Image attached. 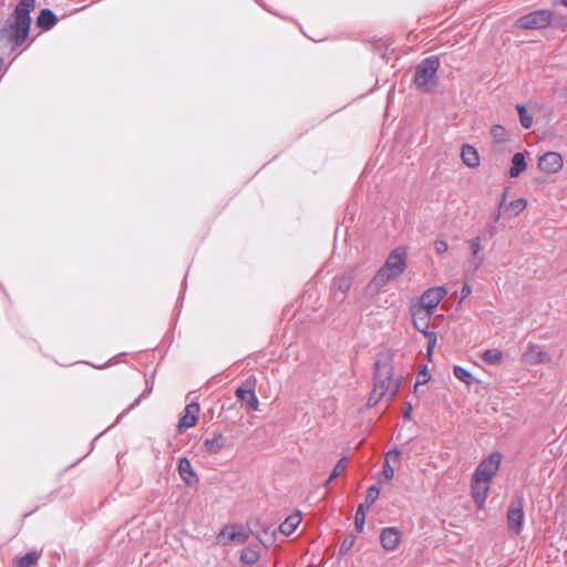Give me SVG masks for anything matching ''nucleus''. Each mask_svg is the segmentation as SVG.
Masks as SVG:
<instances>
[{
	"instance_id": "nucleus-6",
	"label": "nucleus",
	"mask_w": 567,
	"mask_h": 567,
	"mask_svg": "<svg viewBox=\"0 0 567 567\" xmlns=\"http://www.w3.org/2000/svg\"><path fill=\"white\" fill-rule=\"evenodd\" d=\"M502 462V454L499 452H492L481 461L474 471L473 477L475 481L491 482L499 470Z\"/></svg>"
},
{
	"instance_id": "nucleus-45",
	"label": "nucleus",
	"mask_w": 567,
	"mask_h": 567,
	"mask_svg": "<svg viewBox=\"0 0 567 567\" xmlns=\"http://www.w3.org/2000/svg\"><path fill=\"white\" fill-rule=\"evenodd\" d=\"M412 411H413V408H412L411 402H405L404 403V410H403V419L404 420H411Z\"/></svg>"
},
{
	"instance_id": "nucleus-47",
	"label": "nucleus",
	"mask_w": 567,
	"mask_h": 567,
	"mask_svg": "<svg viewBox=\"0 0 567 567\" xmlns=\"http://www.w3.org/2000/svg\"><path fill=\"white\" fill-rule=\"evenodd\" d=\"M114 363H117V355L112 358L109 362L106 363H103L101 365H93L94 368H97V369H105L107 367H110L111 364H114Z\"/></svg>"
},
{
	"instance_id": "nucleus-7",
	"label": "nucleus",
	"mask_w": 567,
	"mask_h": 567,
	"mask_svg": "<svg viewBox=\"0 0 567 567\" xmlns=\"http://www.w3.org/2000/svg\"><path fill=\"white\" fill-rule=\"evenodd\" d=\"M445 295L446 290L443 287L429 288L416 300H412L410 306L434 313Z\"/></svg>"
},
{
	"instance_id": "nucleus-33",
	"label": "nucleus",
	"mask_w": 567,
	"mask_h": 567,
	"mask_svg": "<svg viewBox=\"0 0 567 567\" xmlns=\"http://www.w3.org/2000/svg\"><path fill=\"white\" fill-rule=\"evenodd\" d=\"M516 110L519 115V123L524 128H529L533 125V116L528 113L526 105L517 104Z\"/></svg>"
},
{
	"instance_id": "nucleus-18",
	"label": "nucleus",
	"mask_w": 567,
	"mask_h": 567,
	"mask_svg": "<svg viewBox=\"0 0 567 567\" xmlns=\"http://www.w3.org/2000/svg\"><path fill=\"white\" fill-rule=\"evenodd\" d=\"M226 437L221 432H214L212 437L203 441V446L208 454H218L225 446Z\"/></svg>"
},
{
	"instance_id": "nucleus-13",
	"label": "nucleus",
	"mask_w": 567,
	"mask_h": 567,
	"mask_svg": "<svg viewBox=\"0 0 567 567\" xmlns=\"http://www.w3.org/2000/svg\"><path fill=\"white\" fill-rule=\"evenodd\" d=\"M563 167V156L558 152H547L538 159V168L546 173H557Z\"/></svg>"
},
{
	"instance_id": "nucleus-22",
	"label": "nucleus",
	"mask_w": 567,
	"mask_h": 567,
	"mask_svg": "<svg viewBox=\"0 0 567 567\" xmlns=\"http://www.w3.org/2000/svg\"><path fill=\"white\" fill-rule=\"evenodd\" d=\"M527 167L525 154L522 152H517L512 157V165L509 168V176L517 177L519 176Z\"/></svg>"
},
{
	"instance_id": "nucleus-15",
	"label": "nucleus",
	"mask_w": 567,
	"mask_h": 567,
	"mask_svg": "<svg viewBox=\"0 0 567 567\" xmlns=\"http://www.w3.org/2000/svg\"><path fill=\"white\" fill-rule=\"evenodd\" d=\"M549 360V355L538 344L529 342L523 353V361L528 364H539Z\"/></svg>"
},
{
	"instance_id": "nucleus-27",
	"label": "nucleus",
	"mask_w": 567,
	"mask_h": 567,
	"mask_svg": "<svg viewBox=\"0 0 567 567\" xmlns=\"http://www.w3.org/2000/svg\"><path fill=\"white\" fill-rule=\"evenodd\" d=\"M396 278L389 269H386L384 266L380 268L377 274L374 275L373 279L371 280L370 285H374L375 287H383L386 285L391 279Z\"/></svg>"
},
{
	"instance_id": "nucleus-19",
	"label": "nucleus",
	"mask_w": 567,
	"mask_h": 567,
	"mask_svg": "<svg viewBox=\"0 0 567 567\" xmlns=\"http://www.w3.org/2000/svg\"><path fill=\"white\" fill-rule=\"evenodd\" d=\"M461 158L464 165H466L470 168H475L480 166L481 163L477 150L470 144H464L462 146Z\"/></svg>"
},
{
	"instance_id": "nucleus-26",
	"label": "nucleus",
	"mask_w": 567,
	"mask_h": 567,
	"mask_svg": "<svg viewBox=\"0 0 567 567\" xmlns=\"http://www.w3.org/2000/svg\"><path fill=\"white\" fill-rule=\"evenodd\" d=\"M527 206V200L523 197L508 203L505 213L509 218L518 216Z\"/></svg>"
},
{
	"instance_id": "nucleus-42",
	"label": "nucleus",
	"mask_w": 567,
	"mask_h": 567,
	"mask_svg": "<svg viewBox=\"0 0 567 567\" xmlns=\"http://www.w3.org/2000/svg\"><path fill=\"white\" fill-rule=\"evenodd\" d=\"M434 248L439 255H442L447 251L449 245L445 239L437 238L434 243Z\"/></svg>"
},
{
	"instance_id": "nucleus-52",
	"label": "nucleus",
	"mask_w": 567,
	"mask_h": 567,
	"mask_svg": "<svg viewBox=\"0 0 567 567\" xmlns=\"http://www.w3.org/2000/svg\"><path fill=\"white\" fill-rule=\"evenodd\" d=\"M3 64V58L0 55V68L2 66Z\"/></svg>"
},
{
	"instance_id": "nucleus-8",
	"label": "nucleus",
	"mask_w": 567,
	"mask_h": 567,
	"mask_svg": "<svg viewBox=\"0 0 567 567\" xmlns=\"http://www.w3.org/2000/svg\"><path fill=\"white\" fill-rule=\"evenodd\" d=\"M354 280L353 271H347L336 276L331 284V293L334 300L342 302L346 293L352 287Z\"/></svg>"
},
{
	"instance_id": "nucleus-28",
	"label": "nucleus",
	"mask_w": 567,
	"mask_h": 567,
	"mask_svg": "<svg viewBox=\"0 0 567 567\" xmlns=\"http://www.w3.org/2000/svg\"><path fill=\"white\" fill-rule=\"evenodd\" d=\"M483 237H484V235H478L468 241L472 256L474 258H476L475 269H478L483 265V261H484V258L482 256H478V254L482 249L481 241H482Z\"/></svg>"
},
{
	"instance_id": "nucleus-17",
	"label": "nucleus",
	"mask_w": 567,
	"mask_h": 567,
	"mask_svg": "<svg viewBox=\"0 0 567 567\" xmlns=\"http://www.w3.org/2000/svg\"><path fill=\"white\" fill-rule=\"evenodd\" d=\"M58 23L56 14L48 8L41 9L37 19L35 25L42 31L51 30Z\"/></svg>"
},
{
	"instance_id": "nucleus-49",
	"label": "nucleus",
	"mask_w": 567,
	"mask_h": 567,
	"mask_svg": "<svg viewBox=\"0 0 567 567\" xmlns=\"http://www.w3.org/2000/svg\"><path fill=\"white\" fill-rule=\"evenodd\" d=\"M487 231H488V235L491 237H493L497 233L496 225L494 223L492 225H489Z\"/></svg>"
},
{
	"instance_id": "nucleus-20",
	"label": "nucleus",
	"mask_w": 567,
	"mask_h": 567,
	"mask_svg": "<svg viewBox=\"0 0 567 567\" xmlns=\"http://www.w3.org/2000/svg\"><path fill=\"white\" fill-rule=\"evenodd\" d=\"M409 311H410V315L412 318V324H413L414 329L421 328L424 326H430L431 317L433 315L432 312L423 310V309L421 310V309H417L412 306H410Z\"/></svg>"
},
{
	"instance_id": "nucleus-40",
	"label": "nucleus",
	"mask_w": 567,
	"mask_h": 567,
	"mask_svg": "<svg viewBox=\"0 0 567 567\" xmlns=\"http://www.w3.org/2000/svg\"><path fill=\"white\" fill-rule=\"evenodd\" d=\"M401 455H402V451L398 446H394L385 453L384 460H389L390 462L391 461L399 462L401 458Z\"/></svg>"
},
{
	"instance_id": "nucleus-3",
	"label": "nucleus",
	"mask_w": 567,
	"mask_h": 567,
	"mask_svg": "<svg viewBox=\"0 0 567 567\" xmlns=\"http://www.w3.org/2000/svg\"><path fill=\"white\" fill-rule=\"evenodd\" d=\"M441 61L437 55L424 58L414 71L413 83L422 92L433 94L439 85L437 72Z\"/></svg>"
},
{
	"instance_id": "nucleus-14",
	"label": "nucleus",
	"mask_w": 567,
	"mask_h": 567,
	"mask_svg": "<svg viewBox=\"0 0 567 567\" xmlns=\"http://www.w3.org/2000/svg\"><path fill=\"white\" fill-rule=\"evenodd\" d=\"M177 471H178V474H179L182 481L187 486H194L199 482V477L196 474V472L194 471L193 465H192L190 461L188 460V457L183 456L178 460Z\"/></svg>"
},
{
	"instance_id": "nucleus-36",
	"label": "nucleus",
	"mask_w": 567,
	"mask_h": 567,
	"mask_svg": "<svg viewBox=\"0 0 567 567\" xmlns=\"http://www.w3.org/2000/svg\"><path fill=\"white\" fill-rule=\"evenodd\" d=\"M430 380H431V374H430L427 365L426 364L420 365L419 372L416 375V381L414 384V392L417 391L419 385L426 384Z\"/></svg>"
},
{
	"instance_id": "nucleus-43",
	"label": "nucleus",
	"mask_w": 567,
	"mask_h": 567,
	"mask_svg": "<svg viewBox=\"0 0 567 567\" xmlns=\"http://www.w3.org/2000/svg\"><path fill=\"white\" fill-rule=\"evenodd\" d=\"M472 292V287L470 284L465 282L460 291V300L458 302H463L464 299H466Z\"/></svg>"
},
{
	"instance_id": "nucleus-5",
	"label": "nucleus",
	"mask_w": 567,
	"mask_h": 567,
	"mask_svg": "<svg viewBox=\"0 0 567 567\" xmlns=\"http://www.w3.org/2000/svg\"><path fill=\"white\" fill-rule=\"evenodd\" d=\"M554 12L539 9L519 17L515 23L517 28L526 30H542L553 24Z\"/></svg>"
},
{
	"instance_id": "nucleus-41",
	"label": "nucleus",
	"mask_w": 567,
	"mask_h": 567,
	"mask_svg": "<svg viewBox=\"0 0 567 567\" xmlns=\"http://www.w3.org/2000/svg\"><path fill=\"white\" fill-rule=\"evenodd\" d=\"M384 477L386 480H392L394 477V467L391 465V462L389 460L383 461V471H382Z\"/></svg>"
},
{
	"instance_id": "nucleus-24",
	"label": "nucleus",
	"mask_w": 567,
	"mask_h": 567,
	"mask_svg": "<svg viewBox=\"0 0 567 567\" xmlns=\"http://www.w3.org/2000/svg\"><path fill=\"white\" fill-rule=\"evenodd\" d=\"M220 534L223 536L226 535L228 540L237 542L240 544L245 543L249 537V534L246 533L243 527H231L230 530L228 527H225Z\"/></svg>"
},
{
	"instance_id": "nucleus-4",
	"label": "nucleus",
	"mask_w": 567,
	"mask_h": 567,
	"mask_svg": "<svg viewBox=\"0 0 567 567\" xmlns=\"http://www.w3.org/2000/svg\"><path fill=\"white\" fill-rule=\"evenodd\" d=\"M525 497L522 491L515 492L513 495L507 512H506V523L507 528L514 535H519L523 532L525 524Z\"/></svg>"
},
{
	"instance_id": "nucleus-9",
	"label": "nucleus",
	"mask_w": 567,
	"mask_h": 567,
	"mask_svg": "<svg viewBox=\"0 0 567 567\" xmlns=\"http://www.w3.org/2000/svg\"><path fill=\"white\" fill-rule=\"evenodd\" d=\"M235 394L240 401L248 405L249 410H258L259 400L255 392V380L247 379L243 385L236 389Z\"/></svg>"
},
{
	"instance_id": "nucleus-30",
	"label": "nucleus",
	"mask_w": 567,
	"mask_h": 567,
	"mask_svg": "<svg viewBox=\"0 0 567 567\" xmlns=\"http://www.w3.org/2000/svg\"><path fill=\"white\" fill-rule=\"evenodd\" d=\"M453 374L457 380L462 381L467 385H471L476 381L473 374L467 369L461 365L453 367Z\"/></svg>"
},
{
	"instance_id": "nucleus-23",
	"label": "nucleus",
	"mask_w": 567,
	"mask_h": 567,
	"mask_svg": "<svg viewBox=\"0 0 567 567\" xmlns=\"http://www.w3.org/2000/svg\"><path fill=\"white\" fill-rule=\"evenodd\" d=\"M41 557V553L37 550H30L24 555L17 557L16 567H33L37 566L39 559Z\"/></svg>"
},
{
	"instance_id": "nucleus-2",
	"label": "nucleus",
	"mask_w": 567,
	"mask_h": 567,
	"mask_svg": "<svg viewBox=\"0 0 567 567\" xmlns=\"http://www.w3.org/2000/svg\"><path fill=\"white\" fill-rule=\"evenodd\" d=\"M374 385L391 391V399L395 398L402 383V377L393 379V355L389 351L378 354L374 362Z\"/></svg>"
},
{
	"instance_id": "nucleus-37",
	"label": "nucleus",
	"mask_w": 567,
	"mask_h": 567,
	"mask_svg": "<svg viewBox=\"0 0 567 567\" xmlns=\"http://www.w3.org/2000/svg\"><path fill=\"white\" fill-rule=\"evenodd\" d=\"M355 539L357 537L354 534H348L340 544L339 555H347L353 547Z\"/></svg>"
},
{
	"instance_id": "nucleus-11",
	"label": "nucleus",
	"mask_w": 567,
	"mask_h": 567,
	"mask_svg": "<svg viewBox=\"0 0 567 567\" xmlns=\"http://www.w3.org/2000/svg\"><path fill=\"white\" fill-rule=\"evenodd\" d=\"M402 539V533L398 527H384L380 533V544L386 551L395 550Z\"/></svg>"
},
{
	"instance_id": "nucleus-1",
	"label": "nucleus",
	"mask_w": 567,
	"mask_h": 567,
	"mask_svg": "<svg viewBox=\"0 0 567 567\" xmlns=\"http://www.w3.org/2000/svg\"><path fill=\"white\" fill-rule=\"evenodd\" d=\"M35 0H19L12 13L0 28V51H14L28 39L31 30V12Z\"/></svg>"
},
{
	"instance_id": "nucleus-51",
	"label": "nucleus",
	"mask_w": 567,
	"mask_h": 567,
	"mask_svg": "<svg viewBox=\"0 0 567 567\" xmlns=\"http://www.w3.org/2000/svg\"><path fill=\"white\" fill-rule=\"evenodd\" d=\"M559 3H561L563 6L567 7V0H558Z\"/></svg>"
},
{
	"instance_id": "nucleus-21",
	"label": "nucleus",
	"mask_w": 567,
	"mask_h": 567,
	"mask_svg": "<svg viewBox=\"0 0 567 567\" xmlns=\"http://www.w3.org/2000/svg\"><path fill=\"white\" fill-rule=\"evenodd\" d=\"M301 520V513L296 511L293 514L286 517V519L279 525L280 533L286 536L291 535L297 529Z\"/></svg>"
},
{
	"instance_id": "nucleus-32",
	"label": "nucleus",
	"mask_w": 567,
	"mask_h": 567,
	"mask_svg": "<svg viewBox=\"0 0 567 567\" xmlns=\"http://www.w3.org/2000/svg\"><path fill=\"white\" fill-rule=\"evenodd\" d=\"M151 392H152V386H148L147 389H145V390L143 391V393H142L137 399H135V400H134V402H133V403H131V404H130L125 410H123V411L117 415V417H116V420H115V423H114L113 425L117 424V423L123 419V416H124V415H126L131 410H133V409H135L136 406H138V405L141 404L142 400H143V399H145V398H147V396L150 395V393H151Z\"/></svg>"
},
{
	"instance_id": "nucleus-16",
	"label": "nucleus",
	"mask_w": 567,
	"mask_h": 567,
	"mask_svg": "<svg viewBox=\"0 0 567 567\" xmlns=\"http://www.w3.org/2000/svg\"><path fill=\"white\" fill-rule=\"evenodd\" d=\"M488 483L489 482L475 481V478L473 477L471 494L478 508H483L485 505L487 494L489 491Z\"/></svg>"
},
{
	"instance_id": "nucleus-44",
	"label": "nucleus",
	"mask_w": 567,
	"mask_h": 567,
	"mask_svg": "<svg viewBox=\"0 0 567 567\" xmlns=\"http://www.w3.org/2000/svg\"><path fill=\"white\" fill-rule=\"evenodd\" d=\"M248 525H249V526H250V525L259 526V527L261 528V530H262V533H264V534H268V533H270V530H271V526H270V525H268V524H266V523L261 524L258 519H256L255 522L249 520V522H248Z\"/></svg>"
},
{
	"instance_id": "nucleus-25",
	"label": "nucleus",
	"mask_w": 567,
	"mask_h": 567,
	"mask_svg": "<svg viewBox=\"0 0 567 567\" xmlns=\"http://www.w3.org/2000/svg\"><path fill=\"white\" fill-rule=\"evenodd\" d=\"M240 561L246 565H254L260 558V553L256 546H248L240 551Z\"/></svg>"
},
{
	"instance_id": "nucleus-10",
	"label": "nucleus",
	"mask_w": 567,
	"mask_h": 567,
	"mask_svg": "<svg viewBox=\"0 0 567 567\" xmlns=\"http://www.w3.org/2000/svg\"><path fill=\"white\" fill-rule=\"evenodd\" d=\"M384 267L395 277L401 276L406 268V251L404 248L393 249L385 260Z\"/></svg>"
},
{
	"instance_id": "nucleus-46",
	"label": "nucleus",
	"mask_w": 567,
	"mask_h": 567,
	"mask_svg": "<svg viewBox=\"0 0 567 567\" xmlns=\"http://www.w3.org/2000/svg\"><path fill=\"white\" fill-rule=\"evenodd\" d=\"M507 188L504 189V192L502 193V196H501V199H499V203L497 205V208L499 210H504L505 212V208L507 207L508 204H506V198H507Z\"/></svg>"
},
{
	"instance_id": "nucleus-12",
	"label": "nucleus",
	"mask_w": 567,
	"mask_h": 567,
	"mask_svg": "<svg viewBox=\"0 0 567 567\" xmlns=\"http://www.w3.org/2000/svg\"><path fill=\"white\" fill-rule=\"evenodd\" d=\"M200 408L198 402H190L185 406L184 413L178 421V431L183 432L186 429L193 427L198 422V414Z\"/></svg>"
},
{
	"instance_id": "nucleus-48",
	"label": "nucleus",
	"mask_w": 567,
	"mask_h": 567,
	"mask_svg": "<svg viewBox=\"0 0 567 567\" xmlns=\"http://www.w3.org/2000/svg\"><path fill=\"white\" fill-rule=\"evenodd\" d=\"M503 214H504V210H499L497 208V212L492 216L493 223L496 224L501 219Z\"/></svg>"
},
{
	"instance_id": "nucleus-35",
	"label": "nucleus",
	"mask_w": 567,
	"mask_h": 567,
	"mask_svg": "<svg viewBox=\"0 0 567 567\" xmlns=\"http://www.w3.org/2000/svg\"><path fill=\"white\" fill-rule=\"evenodd\" d=\"M365 508L364 504H359L354 515V527L358 533H362L365 524Z\"/></svg>"
},
{
	"instance_id": "nucleus-34",
	"label": "nucleus",
	"mask_w": 567,
	"mask_h": 567,
	"mask_svg": "<svg viewBox=\"0 0 567 567\" xmlns=\"http://www.w3.org/2000/svg\"><path fill=\"white\" fill-rule=\"evenodd\" d=\"M482 359L488 364H498L503 359V353L497 349H487L483 352Z\"/></svg>"
},
{
	"instance_id": "nucleus-38",
	"label": "nucleus",
	"mask_w": 567,
	"mask_h": 567,
	"mask_svg": "<svg viewBox=\"0 0 567 567\" xmlns=\"http://www.w3.org/2000/svg\"><path fill=\"white\" fill-rule=\"evenodd\" d=\"M346 457L340 458L333 470L331 471L328 480L326 481V485L332 483L344 470H346Z\"/></svg>"
},
{
	"instance_id": "nucleus-53",
	"label": "nucleus",
	"mask_w": 567,
	"mask_h": 567,
	"mask_svg": "<svg viewBox=\"0 0 567 567\" xmlns=\"http://www.w3.org/2000/svg\"><path fill=\"white\" fill-rule=\"evenodd\" d=\"M256 538H258L260 542H262V540L260 539V535H259L258 533L256 534Z\"/></svg>"
},
{
	"instance_id": "nucleus-31",
	"label": "nucleus",
	"mask_w": 567,
	"mask_h": 567,
	"mask_svg": "<svg viewBox=\"0 0 567 567\" xmlns=\"http://www.w3.org/2000/svg\"><path fill=\"white\" fill-rule=\"evenodd\" d=\"M389 394L390 398L389 400H392L391 399V391L386 390V389H381V388H378V386H373V390L371 391L369 398H368V406L372 408V406H375L379 401L384 396Z\"/></svg>"
},
{
	"instance_id": "nucleus-29",
	"label": "nucleus",
	"mask_w": 567,
	"mask_h": 567,
	"mask_svg": "<svg viewBox=\"0 0 567 567\" xmlns=\"http://www.w3.org/2000/svg\"><path fill=\"white\" fill-rule=\"evenodd\" d=\"M415 330H417L419 332H421L422 334H424L426 337V339H427L426 351H427V354L431 355L433 353V350L437 342L436 332L431 331L430 326L415 328Z\"/></svg>"
},
{
	"instance_id": "nucleus-50",
	"label": "nucleus",
	"mask_w": 567,
	"mask_h": 567,
	"mask_svg": "<svg viewBox=\"0 0 567 567\" xmlns=\"http://www.w3.org/2000/svg\"><path fill=\"white\" fill-rule=\"evenodd\" d=\"M503 130L504 128L501 125H495V126H493L492 132L494 135H497V134H499V131H503Z\"/></svg>"
},
{
	"instance_id": "nucleus-39",
	"label": "nucleus",
	"mask_w": 567,
	"mask_h": 567,
	"mask_svg": "<svg viewBox=\"0 0 567 567\" xmlns=\"http://www.w3.org/2000/svg\"><path fill=\"white\" fill-rule=\"evenodd\" d=\"M379 494H380V488L379 486L377 485H371L368 491H367V494H365V499H364V506H367V508L371 507L377 498L379 497Z\"/></svg>"
}]
</instances>
